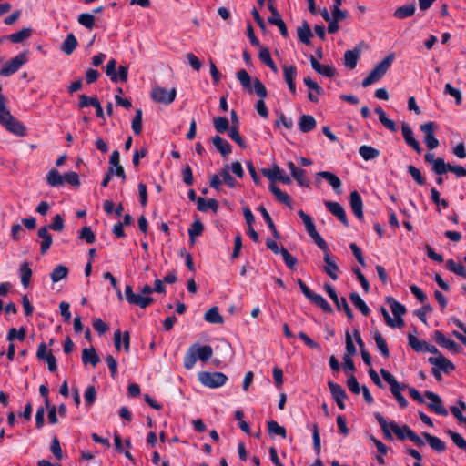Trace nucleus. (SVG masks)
Instances as JSON below:
<instances>
[{
    "label": "nucleus",
    "mask_w": 466,
    "mask_h": 466,
    "mask_svg": "<svg viewBox=\"0 0 466 466\" xmlns=\"http://www.w3.org/2000/svg\"><path fill=\"white\" fill-rule=\"evenodd\" d=\"M79 238L85 240L88 244H93L96 241V236L89 227L82 228Z\"/></svg>",
    "instance_id": "680f3d73"
},
{
    "label": "nucleus",
    "mask_w": 466,
    "mask_h": 466,
    "mask_svg": "<svg viewBox=\"0 0 466 466\" xmlns=\"http://www.w3.org/2000/svg\"><path fill=\"white\" fill-rule=\"evenodd\" d=\"M237 78L244 89H246L248 93H252L254 91L260 97V99L256 104V110L259 116L267 118L268 116V111L264 102V98H266L268 92L263 83L258 78H255L253 81L252 88L251 77L245 69H241L237 73Z\"/></svg>",
    "instance_id": "f03ea898"
},
{
    "label": "nucleus",
    "mask_w": 466,
    "mask_h": 466,
    "mask_svg": "<svg viewBox=\"0 0 466 466\" xmlns=\"http://www.w3.org/2000/svg\"><path fill=\"white\" fill-rule=\"evenodd\" d=\"M309 300L319 307L324 312H332V308L321 295L314 293Z\"/></svg>",
    "instance_id": "ea45409f"
},
{
    "label": "nucleus",
    "mask_w": 466,
    "mask_h": 466,
    "mask_svg": "<svg viewBox=\"0 0 466 466\" xmlns=\"http://www.w3.org/2000/svg\"><path fill=\"white\" fill-rule=\"evenodd\" d=\"M298 215L302 219L305 225V228L309 235L315 233V231H317L312 218L308 214H306L303 210H299Z\"/></svg>",
    "instance_id": "09e8293b"
},
{
    "label": "nucleus",
    "mask_w": 466,
    "mask_h": 466,
    "mask_svg": "<svg viewBox=\"0 0 466 466\" xmlns=\"http://www.w3.org/2000/svg\"><path fill=\"white\" fill-rule=\"evenodd\" d=\"M415 10H416V6H415V4H413V3L406 5H402V6L398 7L394 11L393 16L398 19H405L407 17H410L411 15H413L415 13Z\"/></svg>",
    "instance_id": "c85d7f7f"
},
{
    "label": "nucleus",
    "mask_w": 466,
    "mask_h": 466,
    "mask_svg": "<svg viewBox=\"0 0 466 466\" xmlns=\"http://www.w3.org/2000/svg\"><path fill=\"white\" fill-rule=\"evenodd\" d=\"M258 58L267 65L272 71L277 72V66L271 58L270 53L268 48L263 47L258 53Z\"/></svg>",
    "instance_id": "79ce46f5"
},
{
    "label": "nucleus",
    "mask_w": 466,
    "mask_h": 466,
    "mask_svg": "<svg viewBox=\"0 0 466 466\" xmlns=\"http://www.w3.org/2000/svg\"><path fill=\"white\" fill-rule=\"evenodd\" d=\"M425 396L430 400H431V403L428 404V408L431 410L434 411L435 413H437L439 415H442V416L448 415V411L442 405V401H441V398L436 393L427 390V391H425Z\"/></svg>",
    "instance_id": "2eb2a0df"
},
{
    "label": "nucleus",
    "mask_w": 466,
    "mask_h": 466,
    "mask_svg": "<svg viewBox=\"0 0 466 466\" xmlns=\"http://www.w3.org/2000/svg\"><path fill=\"white\" fill-rule=\"evenodd\" d=\"M31 35L30 28H24L16 33L11 34L8 38L13 43H21Z\"/></svg>",
    "instance_id": "8fccbe9b"
},
{
    "label": "nucleus",
    "mask_w": 466,
    "mask_h": 466,
    "mask_svg": "<svg viewBox=\"0 0 466 466\" xmlns=\"http://www.w3.org/2000/svg\"><path fill=\"white\" fill-rule=\"evenodd\" d=\"M309 61L312 68L319 74L328 76L333 77L336 73V69L332 66H324L321 65L313 55L309 56Z\"/></svg>",
    "instance_id": "aec40b11"
},
{
    "label": "nucleus",
    "mask_w": 466,
    "mask_h": 466,
    "mask_svg": "<svg viewBox=\"0 0 466 466\" xmlns=\"http://www.w3.org/2000/svg\"><path fill=\"white\" fill-rule=\"evenodd\" d=\"M177 91L175 88L169 90L163 87H155L152 90L151 97L154 101L165 105L171 104L176 98Z\"/></svg>",
    "instance_id": "0eeeda50"
},
{
    "label": "nucleus",
    "mask_w": 466,
    "mask_h": 466,
    "mask_svg": "<svg viewBox=\"0 0 466 466\" xmlns=\"http://www.w3.org/2000/svg\"><path fill=\"white\" fill-rule=\"evenodd\" d=\"M428 361L432 364L435 368L449 373L455 369V366L447 358L440 354L438 357H430Z\"/></svg>",
    "instance_id": "f3484780"
},
{
    "label": "nucleus",
    "mask_w": 466,
    "mask_h": 466,
    "mask_svg": "<svg viewBox=\"0 0 466 466\" xmlns=\"http://www.w3.org/2000/svg\"><path fill=\"white\" fill-rule=\"evenodd\" d=\"M82 361L84 364L90 363L92 366H96L100 361L98 355L96 354L95 349L91 347L90 349H84L82 351Z\"/></svg>",
    "instance_id": "c756f323"
},
{
    "label": "nucleus",
    "mask_w": 466,
    "mask_h": 466,
    "mask_svg": "<svg viewBox=\"0 0 466 466\" xmlns=\"http://www.w3.org/2000/svg\"><path fill=\"white\" fill-rule=\"evenodd\" d=\"M212 354L213 350L211 346H199L198 344H193L185 354L184 367L187 370H191L195 366L198 359L206 362L212 357Z\"/></svg>",
    "instance_id": "7ed1b4c3"
},
{
    "label": "nucleus",
    "mask_w": 466,
    "mask_h": 466,
    "mask_svg": "<svg viewBox=\"0 0 466 466\" xmlns=\"http://www.w3.org/2000/svg\"><path fill=\"white\" fill-rule=\"evenodd\" d=\"M27 54L23 52L5 63L0 69V76L7 77L17 72L20 67L27 63Z\"/></svg>",
    "instance_id": "423d86ee"
},
{
    "label": "nucleus",
    "mask_w": 466,
    "mask_h": 466,
    "mask_svg": "<svg viewBox=\"0 0 466 466\" xmlns=\"http://www.w3.org/2000/svg\"><path fill=\"white\" fill-rule=\"evenodd\" d=\"M280 254L282 255L287 267L290 269H294L297 265L296 258H294L285 248H281Z\"/></svg>",
    "instance_id": "0e129e2a"
},
{
    "label": "nucleus",
    "mask_w": 466,
    "mask_h": 466,
    "mask_svg": "<svg viewBox=\"0 0 466 466\" xmlns=\"http://www.w3.org/2000/svg\"><path fill=\"white\" fill-rule=\"evenodd\" d=\"M68 274V268L63 265L56 266L50 274L53 282H58Z\"/></svg>",
    "instance_id": "a18cd8bd"
},
{
    "label": "nucleus",
    "mask_w": 466,
    "mask_h": 466,
    "mask_svg": "<svg viewBox=\"0 0 466 466\" xmlns=\"http://www.w3.org/2000/svg\"><path fill=\"white\" fill-rule=\"evenodd\" d=\"M394 60V55H388L382 61H380L363 79L362 86L367 87L378 82L386 74Z\"/></svg>",
    "instance_id": "20e7f679"
},
{
    "label": "nucleus",
    "mask_w": 466,
    "mask_h": 466,
    "mask_svg": "<svg viewBox=\"0 0 466 466\" xmlns=\"http://www.w3.org/2000/svg\"><path fill=\"white\" fill-rule=\"evenodd\" d=\"M317 177H320L327 180L337 193H340L339 188L341 187V181L338 176L329 171H321L317 174Z\"/></svg>",
    "instance_id": "393cba45"
},
{
    "label": "nucleus",
    "mask_w": 466,
    "mask_h": 466,
    "mask_svg": "<svg viewBox=\"0 0 466 466\" xmlns=\"http://www.w3.org/2000/svg\"><path fill=\"white\" fill-rule=\"evenodd\" d=\"M350 204L356 218L360 220L363 219V203L358 191L354 190L350 193Z\"/></svg>",
    "instance_id": "a211bd4d"
},
{
    "label": "nucleus",
    "mask_w": 466,
    "mask_h": 466,
    "mask_svg": "<svg viewBox=\"0 0 466 466\" xmlns=\"http://www.w3.org/2000/svg\"><path fill=\"white\" fill-rule=\"evenodd\" d=\"M203 230H204V226L199 219L195 220L192 223L191 227L188 229V235H189V239H190L191 243L195 242V238L200 236L203 232Z\"/></svg>",
    "instance_id": "c03bdc74"
},
{
    "label": "nucleus",
    "mask_w": 466,
    "mask_h": 466,
    "mask_svg": "<svg viewBox=\"0 0 466 466\" xmlns=\"http://www.w3.org/2000/svg\"><path fill=\"white\" fill-rule=\"evenodd\" d=\"M214 127L218 133H223L229 127L228 118L224 116H216L213 120Z\"/></svg>",
    "instance_id": "bf43d9fd"
},
{
    "label": "nucleus",
    "mask_w": 466,
    "mask_h": 466,
    "mask_svg": "<svg viewBox=\"0 0 466 466\" xmlns=\"http://www.w3.org/2000/svg\"><path fill=\"white\" fill-rule=\"evenodd\" d=\"M293 178L298 182V184L301 187H309V179L306 176V171L304 169L299 168L293 174H291Z\"/></svg>",
    "instance_id": "052dcab7"
},
{
    "label": "nucleus",
    "mask_w": 466,
    "mask_h": 466,
    "mask_svg": "<svg viewBox=\"0 0 466 466\" xmlns=\"http://www.w3.org/2000/svg\"><path fill=\"white\" fill-rule=\"evenodd\" d=\"M116 61L115 59H110L105 68L106 74L110 77V80L114 83H116Z\"/></svg>",
    "instance_id": "69168bd1"
},
{
    "label": "nucleus",
    "mask_w": 466,
    "mask_h": 466,
    "mask_svg": "<svg viewBox=\"0 0 466 466\" xmlns=\"http://www.w3.org/2000/svg\"><path fill=\"white\" fill-rule=\"evenodd\" d=\"M77 22L88 30H92L95 26V16L89 13H82L77 18Z\"/></svg>",
    "instance_id": "37998d69"
},
{
    "label": "nucleus",
    "mask_w": 466,
    "mask_h": 466,
    "mask_svg": "<svg viewBox=\"0 0 466 466\" xmlns=\"http://www.w3.org/2000/svg\"><path fill=\"white\" fill-rule=\"evenodd\" d=\"M228 136L230 138L235 141L240 147L246 148L247 145L245 141L242 139L238 133V127L232 125L228 129Z\"/></svg>",
    "instance_id": "6e6d98bb"
},
{
    "label": "nucleus",
    "mask_w": 466,
    "mask_h": 466,
    "mask_svg": "<svg viewBox=\"0 0 466 466\" xmlns=\"http://www.w3.org/2000/svg\"><path fill=\"white\" fill-rule=\"evenodd\" d=\"M373 339L376 343V346L378 350L380 351L381 355L384 358H389L390 356V350L388 349V344L385 340V339L382 337L380 331L375 330L373 332Z\"/></svg>",
    "instance_id": "2f4dec72"
},
{
    "label": "nucleus",
    "mask_w": 466,
    "mask_h": 466,
    "mask_svg": "<svg viewBox=\"0 0 466 466\" xmlns=\"http://www.w3.org/2000/svg\"><path fill=\"white\" fill-rule=\"evenodd\" d=\"M198 209L201 212H206L208 209H211L216 213L218 209V202L215 198L205 199L203 198H198L197 199Z\"/></svg>",
    "instance_id": "bb28decb"
},
{
    "label": "nucleus",
    "mask_w": 466,
    "mask_h": 466,
    "mask_svg": "<svg viewBox=\"0 0 466 466\" xmlns=\"http://www.w3.org/2000/svg\"><path fill=\"white\" fill-rule=\"evenodd\" d=\"M401 131L403 138L407 145L410 146L414 151L420 154L422 149L420 147L419 141L414 137L413 131L408 123L402 122Z\"/></svg>",
    "instance_id": "4468645a"
},
{
    "label": "nucleus",
    "mask_w": 466,
    "mask_h": 466,
    "mask_svg": "<svg viewBox=\"0 0 466 466\" xmlns=\"http://www.w3.org/2000/svg\"><path fill=\"white\" fill-rule=\"evenodd\" d=\"M446 268L454 274L466 279V268L461 263H457L453 259L446 261Z\"/></svg>",
    "instance_id": "58836bf2"
},
{
    "label": "nucleus",
    "mask_w": 466,
    "mask_h": 466,
    "mask_svg": "<svg viewBox=\"0 0 466 466\" xmlns=\"http://www.w3.org/2000/svg\"><path fill=\"white\" fill-rule=\"evenodd\" d=\"M387 301L390 304L394 317H402V315L405 314L406 309L402 304L395 300L393 298H388Z\"/></svg>",
    "instance_id": "de8ad7c7"
},
{
    "label": "nucleus",
    "mask_w": 466,
    "mask_h": 466,
    "mask_svg": "<svg viewBox=\"0 0 466 466\" xmlns=\"http://www.w3.org/2000/svg\"><path fill=\"white\" fill-rule=\"evenodd\" d=\"M436 124L434 122H427L420 126V130L424 134V143L430 150H432L439 146V140L434 136V129Z\"/></svg>",
    "instance_id": "6e6552de"
},
{
    "label": "nucleus",
    "mask_w": 466,
    "mask_h": 466,
    "mask_svg": "<svg viewBox=\"0 0 466 466\" xmlns=\"http://www.w3.org/2000/svg\"><path fill=\"white\" fill-rule=\"evenodd\" d=\"M84 398L86 405H93L96 398V388L94 386H88L85 391Z\"/></svg>",
    "instance_id": "774afa93"
},
{
    "label": "nucleus",
    "mask_w": 466,
    "mask_h": 466,
    "mask_svg": "<svg viewBox=\"0 0 466 466\" xmlns=\"http://www.w3.org/2000/svg\"><path fill=\"white\" fill-rule=\"evenodd\" d=\"M63 182L64 183L66 182L75 187H79V185H80L79 176L75 171L67 172L63 176Z\"/></svg>",
    "instance_id": "338daca9"
},
{
    "label": "nucleus",
    "mask_w": 466,
    "mask_h": 466,
    "mask_svg": "<svg viewBox=\"0 0 466 466\" xmlns=\"http://www.w3.org/2000/svg\"><path fill=\"white\" fill-rule=\"evenodd\" d=\"M380 372L382 378L384 379V380L390 384V391L397 390L399 392H401V390H405L408 388L407 384L399 383L397 381L396 378L390 372L386 370L385 369H380Z\"/></svg>",
    "instance_id": "412c9836"
},
{
    "label": "nucleus",
    "mask_w": 466,
    "mask_h": 466,
    "mask_svg": "<svg viewBox=\"0 0 466 466\" xmlns=\"http://www.w3.org/2000/svg\"><path fill=\"white\" fill-rule=\"evenodd\" d=\"M283 75H284V79L288 85L295 83V78L297 76L296 66H286V65L283 66Z\"/></svg>",
    "instance_id": "603ef678"
},
{
    "label": "nucleus",
    "mask_w": 466,
    "mask_h": 466,
    "mask_svg": "<svg viewBox=\"0 0 466 466\" xmlns=\"http://www.w3.org/2000/svg\"><path fill=\"white\" fill-rule=\"evenodd\" d=\"M436 174L443 175L448 171H451L455 174L457 177H461L466 176V168L462 166H452L449 163H445L444 161H439L436 165Z\"/></svg>",
    "instance_id": "9b49d317"
},
{
    "label": "nucleus",
    "mask_w": 466,
    "mask_h": 466,
    "mask_svg": "<svg viewBox=\"0 0 466 466\" xmlns=\"http://www.w3.org/2000/svg\"><path fill=\"white\" fill-rule=\"evenodd\" d=\"M374 416L383 431L384 437L387 440H393V436L390 432L391 430L400 440L409 439L419 447L424 445L422 439L417 435L409 426L403 425L400 427L395 421H390L388 423L384 417L379 412H376Z\"/></svg>",
    "instance_id": "f257e3e1"
},
{
    "label": "nucleus",
    "mask_w": 466,
    "mask_h": 466,
    "mask_svg": "<svg viewBox=\"0 0 466 466\" xmlns=\"http://www.w3.org/2000/svg\"><path fill=\"white\" fill-rule=\"evenodd\" d=\"M350 299L352 302V304L360 310V312L364 316H369L370 310V308L367 306V304L364 302V300L360 298V296L357 292H352L350 295Z\"/></svg>",
    "instance_id": "c9c22d12"
},
{
    "label": "nucleus",
    "mask_w": 466,
    "mask_h": 466,
    "mask_svg": "<svg viewBox=\"0 0 466 466\" xmlns=\"http://www.w3.org/2000/svg\"><path fill=\"white\" fill-rule=\"evenodd\" d=\"M328 386L332 395V398L336 401L338 407L340 410H345L344 400L347 399L345 390L342 388L341 385L335 383L333 381H329Z\"/></svg>",
    "instance_id": "1a4fd4ad"
},
{
    "label": "nucleus",
    "mask_w": 466,
    "mask_h": 466,
    "mask_svg": "<svg viewBox=\"0 0 466 466\" xmlns=\"http://www.w3.org/2000/svg\"><path fill=\"white\" fill-rule=\"evenodd\" d=\"M444 93L448 94L455 98L456 105H460L461 103V93L459 89L453 87L451 84L447 83L444 86Z\"/></svg>",
    "instance_id": "e2e57ef3"
},
{
    "label": "nucleus",
    "mask_w": 466,
    "mask_h": 466,
    "mask_svg": "<svg viewBox=\"0 0 466 466\" xmlns=\"http://www.w3.org/2000/svg\"><path fill=\"white\" fill-rule=\"evenodd\" d=\"M324 262L325 266L323 268V271L329 275L333 280H337L339 267L337 266L336 262L331 258L329 252L324 254Z\"/></svg>",
    "instance_id": "4be33fe9"
},
{
    "label": "nucleus",
    "mask_w": 466,
    "mask_h": 466,
    "mask_svg": "<svg viewBox=\"0 0 466 466\" xmlns=\"http://www.w3.org/2000/svg\"><path fill=\"white\" fill-rule=\"evenodd\" d=\"M229 166L227 165L224 168H222L219 172V176L224 181V183L231 188H234L237 185V181L229 173Z\"/></svg>",
    "instance_id": "3c124183"
},
{
    "label": "nucleus",
    "mask_w": 466,
    "mask_h": 466,
    "mask_svg": "<svg viewBox=\"0 0 466 466\" xmlns=\"http://www.w3.org/2000/svg\"><path fill=\"white\" fill-rule=\"evenodd\" d=\"M19 273L21 283L25 288H26L29 285L32 277V270L29 268V264L27 262L25 261L21 264Z\"/></svg>",
    "instance_id": "a19ab883"
},
{
    "label": "nucleus",
    "mask_w": 466,
    "mask_h": 466,
    "mask_svg": "<svg viewBox=\"0 0 466 466\" xmlns=\"http://www.w3.org/2000/svg\"><path fill=\"white\" fill-rule=\"evenodd\" d=\"M263 176H265L267 178H268L270 181L279 180V182H282L283 184H290L291 180L289 176L283 173V171L275 165L272 168H263L261 170Z\"/></svg>",
    "instance_id": "9d476101"
},
{
    "label": "nucleus",
    "mask_w": 466,
    "mask_h": 466,
    "mask_svg": "<svg viewBox=\"0 0 466 466\" xmlns=\"http://www.w3.org/2000/svg\"><path fill=\"white\" fill-rule=\"evenodd\" d=\"M268 430L269 434L279 435L282 438H286V429L275 420H269L268 422Z\"/></svg>",
    "instance_id": "864d4df0"
},
{
    "label": "nucleus",
    "mask_w": 466,
    "mask_h": 466,
    "mask_svg": "<svg viewBox=\"0 0 466 466\" xmlns=\"http://www.w3.org/2000/svg\"><path fill=\"white\" fill-rule=\"evenodd\" d=\"M46 183L52 187H56L64 184L63 176L56 168H51L46 174Z\"/></svg>",
    "instance_id": "7c9ffc66"
},
{
    "label": "nucleus",
    "mask_w": 466,
    "mask_h": 466,
    "mask_svg": "<svg viewBox=\"0 0 466 466\" xmlns=\"http://www.w3.org/2000/svg\"><path fill=\"white\" fill-rule=\"evenodd\" d=\"M359 154L364 160L368 161L378 157L380 156V150L371 146L363 145L359 148Z\"/></svg>",
    "instance_id": "e433bc0d"
},
{
    "label": "nucleus",
    "mask_w": 466,
    "mask_h": 466,
    "mask_svg": "<svg viewBox=\"0 0 466 466\" xmlns=\"http://www.w3.org/2000/svg\"><path fill=\"white\" fill-rule=\"evenodd\" d=\"M434 339L439 346L445 348L451 352L458 353L461 350L459 344H457L454 340L446 338L445 335L439 330L434 332Z\"/></svg>",
    "instance_id": "ddd939ff"
},
{
    "label": "nucleus",
    "mask_w": 466,
    "mask_h": 466,
    "mask_svg": "<svg viewBox=\"0 0 466 466\" xmlns=\"http://www.w3.org/2000/svg\"><path fill=\"white\" fill-rule=\"evenodd\" d=\"M297 34L300 42L307 46L310 45V38L313 36V34L306 21H303L302 25L298 27Z\"/></svg>",
    "instance_id": "a878e982"
},
{
    "label": "nucleus",
    "mask_w": 466,
    "mask_h": 466,
    "mask_svg": "<svg viewBox=\"0 0 466 466\" xmlns=\"http://www.w3.org/2000/svg\"><path fill=\"white\" fill-rule=\"evenodd\" d=\"M204 319L212 324H221L224 322L223 317L220 315L218 311V308L214 306L210 308L204 316Z\"/></svg>",
    "instance_id": "f704fd0d"
},
{
    "label": "nucleus",
    "mask_w": 466,
    "mask_h": 466,
    "mask_svg": "<svg viewBox=\"0 0 466 466\" xmlns=\"http://www.w3.org/2000/svg\"><path fill=\"white\" fill-rule=\"evenodd\" d=\"M37 236L42 239L40 244V252L44 255L47 252L52 245V235L48 232V228L44 226L38 228Z\"/></svg>",
    "instance_id": "6ab92c4d"
},
{
    "label": "nucleus",
    "mask_w": 466,
    "mask_h": 466,
    "mask_svg": "<svg viewBox=\"0 0 466 466\" xmlns=\"http://www.w3.org/2000/svg\"><path fill=\"white\" fill-rule=\"evenodd\" d=\"M212 143L216 149L222 155L223 157H227L231 153L230 144L227 140L223 139L221 137H213Z\"/></svg>",
    "instance_id": "b1692460"
},
{
    "label": "nucleus",
    "mask_w": 466,
    "mask_h": 466,
    "mask_svg": "<svg viewBox=\"0 0 466 466\" xmlns=\"http://www.w3.org/2000/svg\"><path fill=\"white\" fill-rule=\"evenodd\" d=\"M324 289L328 293L329 297L332 299L334 304L336 305L338 310H341V308H342L341 300L345 298L344 297L339 298L335 289L329 284L326 283L324 285Z\"/></svg>",
    "instance_id": "49530a36"
},
{
    "label": "nucleus",
    "mask_w": 466,
    "mask_h": 466,
    "mask_svg": "<svg viewBox=\"0 0 466 466\" xmlns=\"http://www.w3.org/2000/svg\"><path fill=\"white\" fill-rule=\"evenodd\" d=\"M325 206L326 208H328V210L332 214L334 215L335 217H337L339 218V220L345 226V227H348L349 226V221H348V218H347V216H346V212L343 208V207L338 203V202H333V201H325Z\"/></svg>",
    "instance_id": "dca6fc26"
},
{
    "label": "nucleus",
    "mask_w": 466,
    "mask_h": 466,
    "mask_svg": "<svg viewBox=\"0 0 466 466\" xmlns=\"http://www.w3.org/2000/svg\"><path fill=\"white\" fill-rule=\"evenodd\" d=\"M132 130L135 135H140L142 131V111L141 109L136 110V115L131 124Z\"/></svg>",
    "instance_id": "5fc2aeb1"
},
{
    "label": "nucleus",
    "mask_w": 466,
    "mask_h": 466,
    "mask_svg": "<svg viewBox=\"0 0 466 466\" xmlns=\"http://www.w3.org/2000/svg\"><path fill=\"white\" fill-rule=\"evenodd\" d=\"M198 380L208 388L216 389L226 384L228 380L227 375L222 372L201 371L198 373Z\"/></svg>",
    "instance_id": "39448f33"
},
{
    "label": "nucleus",
    "mask_w": 466,
    "mask_h": 466,
    "mask_svg": "<svg viewBox=\"0 0 466 466\" xmlns=\"http://www.w3.org/2000/svg\"><path fill=\"white\" fill-rule=\"evenodd\" d=\"M422 436L425 438L429 445L438 452L445 451V443L438 437L431 435L428 432H424Z\"/></svg>",
    "instance_id": "72a5a7b5"
},
{
    "label": "nucleus",
    "mask_w": 466,
    "mask_h": 466,
    "mask_svg": "<svg viewBox=\"0 0 466 466\" xmlns=\"http://www.w3.org/2000/svg\"><path fill=\"white\" fill-rule=\"evenodd\" d=\"M447 433L451 437L453 443L459 449L466 451V441L462 438V436L460 433L455 432L451 430L447 431Z\"/></svg>",
    "instance_id": "13d9d810"
},
{
    "label": "nucleus",
    "mask_w": 466,
    "mask_h": 466,
    "mask_svg": "<svg viewBox=\"0 0 466 466\" xmlns=\"http://www.w3.org/2000/svg\"><path fill=\"white\" fill-rule=\"evenodd\" d=\"M268 10L271 13V16L268 17V21L269 24L277 25L279 29V32L282 36L288 37L289 33L286 26V24L282 20L280 14L278 12L276 7L274 6V4L268 5Z\"/></svg>",
    "instance_id": "f8f14e48"
},
{
    "label": "nucleus",
    "mask_w": 466,
    "mask_h": 466,
    "mask_svg": "<svg viewBox=\"0 0 466 466\" xmlns=\"http://www.w3.org/2000/svg\"><path fill=\"white\" fill-rule=\"evenodd\" d=\"M298 125L301 132L308 133L316 127V120L310 115H302Z\"/></svg>",
    "instance_id": "cd10ccee"
},
{
    "label": "nucleus",
    "mask_w": 466,
    "mask_h": 466,
    "mask_svg": "<svg viewBox=\"0 0 466 466\" xmlns=\"http://www.w3.org/2000/svg\"><path fill=\"white\" fill-rule=\"evenodd\" d=\"M26 329L24 327H20L18 330L15 328L9 329L7 333V340L13 341L15 338L20 341H23L25 338Z\"/></svg>",
    "instance_id": "4d7b16f0"
},
{
    "label": "nucleus",
    "mask_w": 466,
    "mask_h": 466,
    "mask_svg": "<svg viewBox=\"0 0 466 466\" xmlns=\"http://www.w3.org/2000/svg\"><path fill=\"white\" fill-rule=\"evenodd\" d=\"M360 56V49L355 47L353 50H348L344 54V66L347 68L354 69Z\"/></svg>",
    "instance_id": "5701e85b"
},
{
    "label": "nucleus",
    "mask_w": 466,
    "mask_h": 466,
    "mask_svg": "<svg viewBox=\"0 0 466 466\" xmlns=\"http://www.w3.org/2000/svg\"><path fill=\"white\" fill-rule=\"evenodd\" d=\"M154 302V299L150 296H144L140 294H135L128 301L131 305L138 306L141 309H146L147 306Z\"/></svg>",
    "instance_id": "473e14b6"
},
{
    "label": "nucleus",
    "mask_w": 466,
    "mask_h": 466,
    "mask_svg": "<svg viewBox=\"0 0 466 466\" xmlns=\"http://www.w3.org/2000/svg\"><path fill=\"white\" fill-rule=\"evenodd\" d=\"M77 46V40L73 34H68L64 40L61 50L66 54L71 55Z\"/></svg>",
    "instance_id": "4c0bfd02"
}]
</instances>
